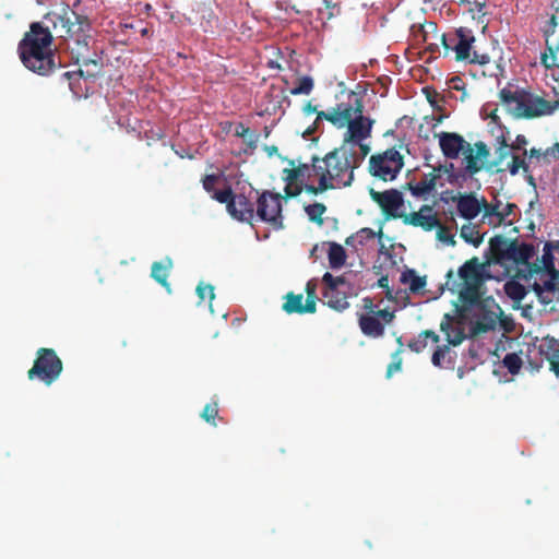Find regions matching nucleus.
<instances>
[{
    "mask_svg": "<svg viewBox=\"0 0 559 559\" xmlns=\"http://www.w3.org/2000/svg\"><path fill=\"white\" fill-rule=\"evenodd\" d=\"M465 142H439L445 157L456 158L462 153Z\"/></svg>",
    "mask_w": 559,
    "mask_h": 559,
    "instance_id": "43",
    "label": "nucleus"
},
{
    "mask_svg": "<svg viewBox=\"0 0 559 559\" xmlns=\"http://www.w3.org/2000/svg\"><path fill=\"white\" fill-rule=\"evenodd\" d=\"M368 153L369 147L362 142H343L340 147L320 158L319 183L306 185V192L317 195L336 187H349L354 180V170Z\"/></svg>",
    "mask_w": 559,
    "mask_h": 559,
    "instance_id": "1",
    "label": "nucleus"
},
{
    "mask_svg": "<svg viewBox=\"0 0 559 559\" xmlns=\"http://www.w3.org/2000/svg\"><path fill=\"white\" fill-rule=\"evenodd\" d=\"M552 251H556L559 253V241L547 242L545 245L544 254L542 257V262H543L544 269L547 272H554V276H557L559 271H557L555 267Z\"/></svg>",
    "mask_w": 559,
    "mask_h": 559,
    "instance_id": "33",
    "label": "nucleus"
},
{
    "mask_svg": "<svg viewBox=\"0 0 559 559\" xmlns=\"http://www.w3.org/2000/svg\"><path fill=\"white\" fill-rule=\"evenodd\" d=\"M486 301L480 298L481 304L472 307L481 310V314L473 322L471 328L474 335L487 333L496 329L498 316L495 311L486 309Z\"/></svg>",
    "mask_w": 559,
    "mask_h": 559,
    "instance_id": "15",
    "label": "nucleus"
},
{
    "mask_svg": "<svg viewBox=\"0 0 559 559\" xmlns=\"http://www.w3.org/2000/svg\"><path fill=\"white\" fill-rule=\"evenodd\" d=\"M476 146V156H478V159L486 158L489 155V150L485 142H475Z\"/></svg>",
    "mask_w": 559,
    "mask_h": 559,
    "instance_id": "58",
    "label": "nucleus"
},
{
    "mask_svg": "<svg viewBox=\"0 0 559 559\" xmlns=\"http://www.w3.org/2000/svg\"><path fill=\"white\" fill-rule=\"evenodd\" d=\"M437 228H438L437 237L440 241L449 243V245L455 243L453 236L450 234V231L448 230L447 227L441 225L440 222H439V226Z\"/></svg>",
    "mask_w": 559,
    "mask_h": 559,
    "instance_id": "53",
    "label": "nucleus"
},
{
    "mask_svg": "<svg viewBox=\"0 0 559 559\" xmlns=\"http://www.w3.org/2000/svg\"><path fill=\"white\" fill-rule=\"evenodd\" d=\"M47 24L52 25L55 34L59 37H75L76 43H81L85 33L90 28V23L84 16L78 15L69 8H63L60 12H51L45 17Z\"/></svg>",
    "mask_w": 559,
    "mask_h": 559,
    "instance_id": "6",
    "label": "nucleus"
},
{
    "mask_svg": "<svg viewBox=\"0 0 559 559\" xmlns=\"http://www.w3.org/2000/svg\"><path fill=\"white\" fill-rule=\"evenodd\" d=\"M456 200V209L461 217L472 221L481 212V201L471 193L460 194Z\"/></svg>",
    "mask_w": 559,
    "mask_h": 559,
    "instance_id": "17",
    "label": "nucleus"
},
{
    "mask_svg": "<svg viewBox=\"0 0 559 559\" xmlns=\"http://www.w3.org/2000/svg\"><path fill=\"white\" fill-rule=\"evenodd\" d=\"M401 349L393 355V361L388 366L386 369V378H391L392 374L396 371H400L402 368V359L399 357Z\"/></svg>",
    "mask_w": 559,
    "mask_h": 559,
    "instance_id": "54",
    "label": "nucleus"
},
{
    "mask_svg": "<svg viewBox=\"0 0 559 559\" xmlns=\"http://www.w3.org/2000/svg\"><path fill=\"white\" fill-rule=\"evenodd\" d=\"M421 335L425 336L426 340L430 338L433 343H439V341H440L439 335L431 330L423 331Z\"/></svg>",
    "mask_w": 559,
    "mask_h": 559,
    "instance_id": "60",
    "label": "nucleus"
},
{
    "mask_svg": "<svg viewBox=\"0 0 559 559\" xmlns=\"http://www.w3.org/2000/svg\"><path fill=\"white\" fill-rule=\"evenodd\" d=\"M218 415V404L216 402L207 403L202 413L201 417L209 424L216 426L215 418Z\"/></svg>",
    "mask_w": 559,
    "mask_h": 559,
    "instance_id": "44",
    "label": "nucleus"
},
{
    "mask_svg": "<svg viewBox=\"0 0 559 559\" xmlns=\"http://www.w3.org/2000/svg\"><path fill=\"white\" fill-rule=\"evenodd\" d=\"M481 210H484V217H497V221L499 222V212H500V205L499 204H490L486 201V199H481Z\"/></svg>",
    "mask_w": 559,
    "mask_h": 559,
    "instance_id": "49",
    "label": "nucleus"
},
{
    "mask_svg": "<svg viewBox=\"0 0 559 559\" xmlns=\"http://www.w3.org/2000/svg\"><path fill=\"white\" fill-rule=\"evenodd\" d=\"M286 301L283 305V310L286 313H314L317 310V302L311 298L306 299L304 302L302 294L288 293L285 296Z\"/></svg>",
    "mask_w": 559,
    "mask_h": 559,
    "instance_id": "16",
    "label": "nucleus"
},
{
    "mask_svg": "<svg viewBox=\"0 0 559 559\" xmlns=\"http://www.w3.org/2000/svg\"><path fill=\"white\" fill-rule=\"evenodd\" d=\"M197 294L201 301L207 298L209 301L211 302L215 298L214 287L211 284L200 283L197 286Z\"/></svg>",
    "mask_w": 559,
    "mask_h": 559,
    "instance_id": "48",
    "label": "nucleus"
},
{
    "mask_svg": "<svg viewBox=\"0 0 559 559\" xmlns=\"http://www.w3.org/2000/svg\"><path fill=\"white\" fill-rule=\"evenodd\" d=\"M257 217L275 230L282 229L284 227L282 195L271 191H263L257 199Z\"/></svg>",
    "mask_w": 559,
    "mask_h": 559,
    "instance_id": "8",
    "label": "nucleus"
},
{
    "mask_svg": "<svg viewBox=\"0 0 559 559\" xmlns=\"http://www.w3.org/2000/svg\"><path fill=\"white\" fill-rule=\"evenodd\" d=\"M216 181H217V176H215V175H206L203 178V188L207 192H212L214 190V186H215Z\"/></svg>",
    "mask_w": 559,
    "mask_h": 559,
    "instance_id": "57",
    "label": "nucleus"
},
{
    "mask_svg": "<svg viewBox=\"0 0 559 559\" xmlns=\"http://www.w3.org/2000/svg\"><path fill=\"white\" fill-rule=\"evenodd\" d=\"M325 119L337 129H346L344 140H367L371 136L374 120L364 115L360 100L340 103L326 111L318 112L317 120Z\"/></svg>",
    "mask_w": 559,
    "mask_h": 559,
    "instance_id": "2",
    "label": "nucleus"
},
{
    "mask_svg": "<svg viewBox=\"0 0 559 559\" xmlns=\"http://www.w3.org/2000/svg\"><path fill=\"white\" fill-rule=\"evenodd\" d=\"M440 108H436V111L441 112L437 118H425V122L419 124L418 136L421 140H429V132L432 131L433 140H464L463 136L455 132H447L439 130L440 122L449 117L448 109L453 108V104L440 96Z\"/></svg>",
    "mask_w": 559,
    "mask_h": 559,
    "instance_id": "10",
    "label": "nucleus"
},
{
    "mask_svg": "<svg viewBox=\"0 0 559 559\" xmlns=\"http://www.w3.org/2000/svg\"><path fill=\"white\" fill-rule=\"evenodd\" d=\"M449 352L450 347L448 345L437 347L431 357V362L433 366L439 368L442 367V360Z\"/></svg>",
    "mask_w": 559,
    "mask_h": 559,
    "instance_id": "51",
    "label": "nucleus"
},
{
    "mask_svg": "<svg viewBox=\"0 0 559 559\" xmlns=\"http://www.w3.org/2000/svg\"><path fill=\"white\" fill-rule=\"evenodd\" d=\"M62 370V360L55 349L40 347L36 352L33 367L27 371V378L29 380L38 379L46 385H50L60 377Z\"/></svg>",
    "mask_w": 559,
    "mask_h": 559,
    "instance_id": "7",
    "label": "nucleus"
},
{
    "mask_svg": "<svg viewBox=\"0 0 559 559\" xmlns=\"http://www.w3.org/2000/svg\"><path fill=\"white\" fill-rule=\"evenodd\" d=\"M502 364L511 374H518L522 368L523 361L519 354L509 353L504 356Z\"/></svg>",
    "mask_w": 559,
    "mask_h": 559,
    "instance_id": "41",
    "label": "nucleus"
},
{
    "mask_svg": "<svg viewBox=\"0 0 559 559\" xmlns=\"http://www.w3.org/2000/svg\"><path fill=\"white\" fill-rule=\"evenodd\" d=\"M322 282L324 284V288L338 289V286L345 285L346 280L344 276H333L331 273H324L322 277Z\"/></svg>",
    "mask_w": 559,
    "mask_h": 559,
    "instance_id": "46",
    "label": "nucleus"
},
{
    "mask_svg": "<svg viewBox=\"0 0 559 559\" xmlns=\"http://www.w3.org/2000/svg\"><path fill=\"white\" fill-rule=\"evenodd\" d=\"M542 61L546 68L559 69V43L555 46L547 44V50L543 53Z\"/></svg>",
    "mask_w": 559,
    "mask_h": 559,
    "instance_id": "39",
    "label": "nucleus"
},
{
    "mask_svg": "<svg viewBox=\"0 0 559 559\" xmlns=\"http://www.w3.org/2000/svg\"><path fill=\"white\" fill-rule=\"evenodd\" d=\"M403 222L407 225L421 227L426 231H431L439 226V218L432 213V207L429 205H423L418 212L404 215Z\"/></svg>",
    "mask_w": 559,
    "mask_h": 559,
    "instance_id": "12",
    "label": "nucleus"
},
{
    "mask_svg": "<svg viewBox=\"0 0 559 559\" xmlns=\"http://www.w3.org/2000/svg\"><path fill=\"white\" fill-rule=\"evenodd\" d=\"M480 115L484 119L488 120L487 128L493 140L500 141L506 140L508 132L500 123L499 117L497 116V107L493 104H486L480 110Z\"/></svg>",
    "mask_w": 559,
    "mask_h": 559,
    "instance_id": "18",
    "label": "nucleus"
},
{
    "mask_svg": "<svg viewBox=\"0 0 559 559\" xmlns=\"http://www.w3.org/2000/svg\"><path fill=\"white\" fill-rule=\"evenodd\" d=\"M51 39L48 25L43 27L39 23L32 24L31 31L19 47L21 60L28 70L40 75L48 74L52 70L55 63Z\"/></svg>",
    "mask_w": 559,
    "mask_h": 559,
    "instance_id": "3",
    "label": "nucleus"
},
{
    "mask_svg": "<svg viewBox=\"0 0 559 559\" xmlns=\"http://www.w3.org/2000/svg\"><path fill=\"white\" fill-rule=\"evenodd\" d=\"M513 240H509L503 236H495L490 239V251L498 260H507L509 255V245Z\"/></svg>",
    "mask_w": 559,
    "mask_h": 559,
    "instance_id": "27",
    "label": "nucleus"
},
{
    "mask_svg": "<svg viewBox=\"0 0 559 559\" xmlns=\"http://www.w3.org/2000/svg\"><path fill=\"white\" fill-rule=\"evenodd\" d=\"M408 348L415 353H421L427 347V340L421 333L416 337L408 342Z\"/></svg>",
    "mask_w": 559,
    "mask_h": 559,
    "instance_id": "52",
    "label": "nucleus"
},
{
    "mask_svg": "<svg viewBox=\"0 0 559 559\" xmlns=\"http://www.w3.org/2000/svg\"><path fill=\"white\" fill-rule=\"evenodd\" d=\"M445 319H447V321H442L440 324L441 331L447 334V341L449 344H451L453 346H457L464 341L465 334L461 329L453 328L451 325V323L449 322L450 321L449 314H445Z\"/></svg>",
    "mask_w": 559,
    "mask_h": 559,
    "instance_id": "30",
    "label": "nucleus"
},
{
    "mask_svg": "<svg viewBox=\"0 0 559 559\" xmlns=\"http://www.w3.org/2000/svg\"><path fill=\"white\" fill-rule=\"evenodd\" d=\"M228 213L240 222L251 223L257 216L254 203L245 194H236L231 203H229Z\"/></svg>",
    "mask_w": 559,
    "mask_h": 559,
    "instance_id": "14",
    "label": "nucleus"
},
{
    "mask_svg": "<svg viewBox=\"0 0 559 559\" xmlns=\"http://www.w3.org/2000/svg\"><path fill=\"white\" fill-rule=\"evenodd\" d=\"M423 92L426 96L427 102L430 106L436 110V108H440V93L436 90H431L429 87L423 88Z\"/></svg>",
    "mask_w": 559,
    "mask_h": 559,
    "instance_id": "50",
    "label": "nucleus"
},
{
    "mask_svg": "<svg viewBox=\"0 0 559 559\" xmlns=\"http://www.w3.org/2000/svg\"><path fill=\"white\" fill-rule=\"evenodd\" d=\"M439 93H440V96H444V98L447 100H449L450 103H452V104L455 103L456 94H453L452 92H450L449 88H444L442 92H439Z\"/></svg>",
    "mask_w": 559,
    "mask_h": 559,
    "instance_id": "64",
    "label": "nucleus"
},
{
    "mask_svg": "<svg viewBox=\"0 0 559 559\" xmlns=\"http://www.w3.org/2000/svg\"><path fill=\"white\" fill-rule=\"evenodd\" d=\"M377 316L381 317L388 323L391 322L394 318V314L392 312L388 311L386 309L379 310L377 312Z\"/></svg>",
    "mask_w": 559,
    "mask_h": 559,
    "instance_id": "62",
    "label": "nucleus"
},
{
    "mask_svg": "<svg viewBox=\"0 0 559 559\" xmlns=\"http://www.w3.org/2000/svg\"><path fill=\"white\" fill-rule=\"evenodd\" d=\"M453 169H454L453 164H449V165L445 164V165H439L438 167H435L433 171L436 174H437V171H438V174L441 173V171L442 173H451V171H453Z\"/></svg>",
    "mask_w": 559,
    "mask_h": 559,
    "instance_id": "63",
    "label": "nucleus"
},
{
    "mask_svg": "<svg viewBox=\"0 0 559 559\" xmlns=\"http://www.w3.org/2000/svg\"><path fill=\"white\" fill-rule=\"evenodd\" d=\"M305 212L307 213L309 219L318 225L323 224L322 215L326 212V206L323 203H312L305 207Z\"/></svg>",
    "mask_w": 559,
    "mask_h": 559,
    "instance_id": "40",
    "label": "nucleus"
},
{
    "mask_svg": "<svg viewBox=\"0 0 559 559\" xmlns=\"http://www.w3.org/2000/svg\"><path fill=\"white\" fill-rule=\"evenodd\" d=\"M447 88H449L453 94H456L455 102H464L467 98L465 83L460 76H452L450 80H448Z\"/></svg>",
    "mask_w": 559,
    "mask_h": 559,
    "instance_id": "37",
    "label": "nucleus"
},
{
    "mask_svg": "<svg viewBox=\"0 0 559 559\" xmlns=\"http://www.w3.org/2000/svg\"><path fill=\"white\" fill-rule=\"evenodd\" d=\"M504 169L509 170L511 175H516L520 169L525 173L528 171V165L525 160V153L522 155L510 153V159L507 160Z\"/></svg>",
    "mask_w": 559,
    "mask_h": 559,
    "instance_id": "36",
    "label": "nucleus"
},
{
    "mask_svg": "<svg viewBox=\"0 0 559 559\" xmlns=\"http://www.w3.org/2000/svg\"><path fill=\"white\" fill-rule=\"evenodd\" d=\"M557 24H558V23H557V19H556V16H555V15H552V16L547 21L546 25L544 26V29H543V31H544V35H545V37H546V43H547V44H550V43H549V37H550L551 35H554V34H555V31H556Z\"/></svg>",
    "mask_w": 559,
    "mask_h": 559,
    "instance_id": "55",
    "label": "nucleus"
},
{
    "mask_svg": "<svg viewBox=\"0 0 559 559\" xmlns=\"http://www.w3.org/2000/svg\"><path fill=\"white\" fill-rule=\"evenodd\" d=\"M460 237L474 247H478L484 240V235L479 233L478 226L472 223L464 224L461 227Z\"/></svg>",
    "mask_w": 559,
    "mask_h": 559,
    "instance_id": "28",
    "label": "nucleus"
},
{
    "mask_svg": "<svg viewBox=\"0 0 559 559\" xmlns=\"http://www.w3.org/2000/svg\"><path fill=\"white\" fill-rule=\"evenodd\" d=\"M486 265L478 257L467 260L457 271L459 280L450 270L447 273L445 285L452 292H457L459 299L465 309L478 306L483 296L481 287L486 278Z\"/></svg>",
    "mask_w": 559,
    "mask_h": 559,
    "instance_id": "4",
    "label": "nucleus"
},
{
    "mask_svg": "<svg viewBox=\"0 0 559 559\" xmlns=\"http://www.w3.org/2000/svg\"><path fill=\"white\" fill-rule=\"evenodd\" d=\"M174 266V262L171 258L165 257L160 261L153 262L151 266V276L154 281L160 284L168 293L171 292L170 284L168 282V276Z\"/></svg>",
    "mask_w": 559,
    "mask_h": 559,
    "instance_id": "19",
    "label": "nucleus"
},
{
    "mask_svg": "<svg viewBox=\"0 0 559 559\" xmlns=\"http://www.w3.org/2000/svg\"><path fill=\"white\" fill-rule=\"evenodd\" d=\"M328 258L332 269H340L346 262V252L340 243L330 242Z\"/></svg>",
    "mask_w": 559,
    "mask_h": 559,
    "instance_id": "32",
    "label": "nucleus"
},
{
    "mask_svg": "<svg viewBox=\"0 0 559 559\" xmlns=\"http://www.w3.org/2000/svg\"><path fill=\"white\" fill-rule=\"evenodd\" d=\"M284 173L286 174L285 180L287 181V185L285 187V194L287 198H295L299 195L302 191V186L299 183V173L300 169H297V167H294L292 169H285Z\"/></svg>",
    "mask_w": 559,
    "mask_h": 559,
    "instance_id": "25",
    "label": "nucleus"
},
{
    "mask_svg": "<svg viewBox=\"0 0 559 559\" xmlns=\"http://www.w3.org/2000/svg\"><path fill=\"white\" fill-rule=\"evenodd\" d=\"M515 209V204L507 203L499 212V224H502L506 221V218L513 213Z\"/></svg>",
    "mask_w": 559,
    "mask_h": 559,
    "instance_id": "56",
    "label": "nucleus"
},
{
    "mask_svg": "<svg viewBox=\"0 0 559 559\" xmlns=\"http://www.w3.org/2000/svg\"><path fill=\"white\" fill-rule=\"evenodd\" d=\"M306 293H307V299L311 298L313 301L317 300L316 286L312 285L310 282L307 283Z\"/></svg>",
    "mask_w": 559,
    "mask_h": 559,
    "instance_id": "61",
    "label": "nucleus"
},
{
    "mask_svg": "<svg viewBox=\"0 0 559 559\" xmlns=\"http://www.w3.org/2000/svg\"><path fill=\"white\" fill-rule=\"evenodd\" d=\"M504 292L510 299L518 304L521 302L527 294L525 286L514 280L508 281L504 284Z\"/></svg>",
    "mask_w": 559,
    "mask_h": 559,
    "instance_id": "35",
    "label": "nucleus"
},
{
    "mask_svg": "<svg viewBox=\"0 0 559 559\" xmlns=\"http://www.w3.org/2000/svg\"><path fill=\"white\" fill-rule=\"evenodd\" d=\"M322 295L325 305L336 311H343L349 307L347 295L338 289L324 288Z\"/></svg>",
    "mask_w": 559,
    "mask_h": 559,
    "instance_id": "24",
    "label": "nucleus"
},
{
    "mask_svg": "<svg viewBox=\"0 0 559 559\" xmlns=\"http://www.w3.org/2000/svg\"><path fill=\"white\" fill-rule=\"evenodd\" d=\"M550 278L545 281L543 285L535 283L533 285L534 292L538 296L542 302L549 304L551 300L544 297V292L555 293L559 283V272L557 276H554V272H547Z\"/></svg>",
    "mask_w": 559,
    "mask_h": 559,
    "instance_id": "31",
    "label": "nucleus"
},
{
    "mask_svg": "<svg viewBox=\"0 0 559 559\" xmlns=\"http://www.w3.org/2000/svg\"><path fill=\"white\" fill-rule=\"evenodd\" d=\"M226 135L233 138H246L249 134V128L241 123H226Z\"/></svg>",
    "mask_w": 559,
    "mask_h": 559,
    "instance_id": "45",
    "label": "nucleus"
},
{
    "mask_svg": "<svg viewBox=\"0 0 559 559\" xmlns=\"http://www.w3.org/2000/svg\"><path fill=\"white\" fill-rule=\"evenodd\" d=\"M371 199L378 203L386 217H399L397 211L403 205V195L399 190L391 189L383 192L370 190Z\"/></svg>",
    "mask_w": 559,
    "mask_h": 559,
    "instance_id": "11",
    "label": "nucleus"
},
{
    "mask_svg": "<svg viewBox=\"0 0 559 559\" xmlns=\"http://www.w3.org/2000/svg\"><path fill=\"white\" fill-rule=\"evenodd\" d=\"M401 281L409 285L412 293H418L426 286V278L418 276L414 270H407L402 273Z\"/></svg>",
    "mask_w": 559,
    "mask_h": 559,
    "instance_id": "34",
    "label": "nucleus"
},
{
    "mask_svg": "<svg viewBox=\"0 0 559 559\" xmlns=\"http://www.w3.org/2000/svg\"><path fill=\"white\" fill-rule=\"evenodd\" d=\"M297 169H300L299 175V183L302 186V190L306 191V185H310L311 178L313 176L318 177V180L321 178V165L320 158L318 156L311 157V165L308 164H299Z\"/></svg>",
    "mask_w": 559,
    "mask_h": 559,
    "instance_id": "22",
    "label": "nucleus"
},
{
    "mask_svg": "<svg viewBox=\"0 0 559 559\" xmlns=\"http://www.w3.org/2000/svg\"><path fill=\"white\" fill-rule=\"evenodd\" d=\"M466 144L462 151L463 162L465 165V169L468 174L474 175L481 169V165L479 164L478 156L474 153V148L471 146L469 142H465Z\"/></svg>",
    "mask_w": 559,
    "mask_h": 559,
    "instance_id": "29",
    "label": "nucleus"
},
{
    "mask_svg": "<svg viewBox=\"0 0 559 559\" xmlns=\"http://www.w3.org/2000/svg\"><path fill=\"white\" fill-rule=\"evenodd\" d=\"M535 254L534 246L531 243H519L513 240L512 245H509L508 261H512L516 264H525Z\"/></svg>",
    "mask_w": 559,
    "mask_h": 559,
    "instance_id": "20",
    "label": "nucleus"
},
{
    "mask_svg": "<svg viewBox=\"0 0 559 559\" xmlns=\"http://www.w3.org/2000/svg\"><path fill=\"white\" fill-rule=\"evenodd\" d=\"M552 157L554 159H558L559 158V142H555V144L547 148L544 153V157L547 158V157Z\"/></svg>",
    "mask_w": 559,
    "mask_h": 559,
    "instance_id": "59",
    "label": "nucleus"
},
{
    "mask_svg": "<svg viewBox=\"0 0 559 559\" xmlns=\"http://www.w3.org/2000/svg\"><path fill=\"white\" fill-rule=\"evenodd\" d=\"M439 177L440 175L436 174L435 171L427 174L418 182H408V190L412 192L414 197L417 198L429 194L436 189L437 180Z\"/></svg>",
    "mask_w": 559,
    "mask_h": 559,
    "instance_id": "21",
    "label": "nucleus"
},
{
    "mask_svg": "<svg viewBox=\"0 0 559 559\" xmlns=\"http://www.w3.org/2000/svg\"><path fill=\"white\" fill-rule=\"evenodd\" d=\"M313 80L311 76H302L298 80L296 86L290 90L292 95H309L313 90Z\"/></svg>",
    "mask_w": 559,
    "mask_h": 559,
    "instance_id": "42",
    "label": "nucleus"
},
{
    "mask_svg": "<svg viewBox=\"0 0 559 559\" xmlns=\"http://www.w3.org/2000/svg\"><path fill=\"white\" fill-rule=\"evenodd\" d=\"M457 35V43L454 46V50L456 52V58L460 60H466L471 59L473 62H478L480 64H485L489 62L488 56H478L474 53V58H471V49H472V43L474 41V36L471 34L469 31L460 28L456 33Z\"/></svg>",
    "mask_w": 559,
    "mask_h": 559,
    "instance_id": "13",
    "label": "nucleus"
},
{
    "mask_svg": "<svg viewBox=\"0 0 559 559\" xmlns=\"http://www.w3.org/2000/svg\"><path fill=\"white\" fill-rule=\"evenodd\" d=\"M376 236L382 237V229L381 228H380V230L378 233H376L373 229H371L369 227H364V228L359 229L356 234L350 235L349 237H347L346 240H345V243L347 246L356 248V245H355V242H356L358 246L362 247L369 240H372Z\"/></svg>",
    "mask_w": 559,
    "mask_h": 559,
    "instance_id": "26",
    "label": "nucleus"
},
{
    "mask_svg": "<svg viewBox=\"0 0 559 559\" xmlns=\"http://www.w3.org/2000/svg\"><path fill=\"white\" fill-rule=\"evenodd\" d=\"M546 359L549 362V369L559 378V343L552 342L548 345V349L545 353Z\"/></svg>",
    "mask_w": 559,
    "mask_h": 559,
    "instance_id": "38",
    "label": "nucleus"
},
{
    "mask_svg": "<svg viewBox=\"0 0 559 559\" xmlns=\"http://www.w3.org/2000/svg\"><path fill=\"white\" fill-rule=\"evenodd\" d=\"M361 332L371 337H380L384 334V325L376 316L361 314L359 317Z\"/></svg>",
    "mask_w": 559,
    "mask_h": 559,
    "instance_id": "23",
    "label": "nucleus"
},
{
    "mask_svg": "<svg viewBox=\"0 0 559 559\" xmlns=\"http://www.w3.org/2000/svg\"><path fill=\"white\" fill-rule=\"evenodd\" d=\"M404 165L403 156L395 148L386 150L382 155L371 156L370 170L382 180H393Z\"/></svg>",
    "mask_w": 559,
    "mask_h": 559,
    "instance_id": "9",
    "label": "nucleus"
},
{
    "mask_svg": "<svg viewBox=\"0 0 559 559\" xmlns=\"http://www.w3.org/2000/svg\"><path fill=\"white\" fill-rule=\"evenodd\" d=\"M236 194L233 193V190L230 187H227L226 189L218 190L214 192L213 198L217 200L219 203H225L227 206V211L229 210V203L234 200V197Z\"/></svg>",
    "mask_w": 559,
    "mask_h": 559,
    "instance_id": "47",
    "label": "nucleus"
},
{
    "mask_svg": "<svg viewBox=\"0 0 559 559\" xmlns=\"http://www.w3.org/2000/svg\"><path fill=\"white\" fill-rule=\"evenodd\" d=\"M501 106L514 118L548 116L559 107V102H549L515 85L500 91Z\"/></svg>",
    "mask_w": 559,
    "mask_h": 559,
    "instance_id": "5",
    "label": "nucleus"
}]
</instances>
